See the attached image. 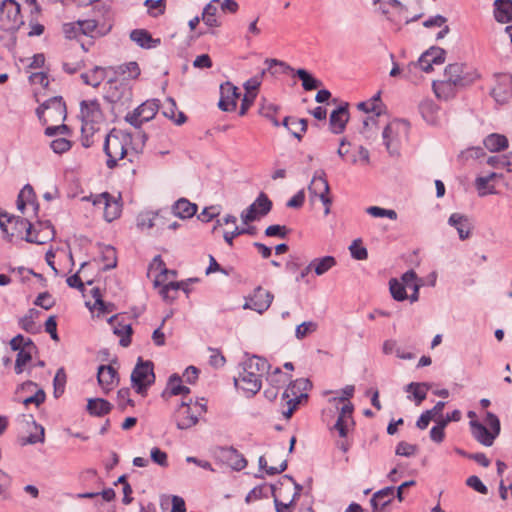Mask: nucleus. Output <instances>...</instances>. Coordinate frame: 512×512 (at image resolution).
Returning <instances> with one entry per match:
<instances>
[{"mask_svg":"<svg viewBox=\"0 0 512 512\" xmlns=\"http://www.w3.org/2000/svg\"><path fill=\"white\" fill-rule=\"evenodd\" d=\"M37 115L43 125H46V135H67L69 133L68 126L63 124L66 118V105L61 97H53L45 101L37 109Z\"/></svg>","mask_w":512,"mask_h":512,"instance_id":"1","label":"nucleus"},{"mask_svg":"<svg viewBox=\"0 0 512 512\" xmlns=\"http://www.w3.org/2000/svg\"><path fill=\"white\" fill-rule=\"evenodd\" d=\"M108 30L109 28H105L104 25H100L94 19L68 22L64 23L62 26V32L65 38L76 40L85 51L89 50L94 39L104 36Z\"/></svg>","mask_w":512,"mask_h":512,"instance_id":"2","label":"nucleus"},{"mask_svg":"<svg viewBox=\"0 0 512 512\" xmlns=\"http://www.w3.org/2000/svg\"><path fill=\"white\" fill-rule=\"evenodd\" d=\"M207 413L205 398H183L175 409L172 420L180 430H188L200 423Z\"/></svg>","mask_w":512,"mask_h":512,"instance_id":"3","label":"nucleus"},{"mask_svg":"<svg viewBox=\"0 0 512 512\" xmlns=\"http://www.w3.org/2000/svg\"><path fill=\"white\" fill-rule=\"evenodd\" d=\"M103 150L107 157V167L115 168L120 161L134 152L131 134L121 129H112L105 138Z\"/></svg>","mask_w":512,"mask_h":512,"instance_id":"4","label":"nucleus"},{"mask_svg":"<svg viewBox=\"0 0 512 512\" xmlns=\"http://www.w3.org/2000/svg\"><path fill=\"white\" fill-rule=\"evenodd\" d=\"M80 117L82 121V145L86 148L95 142L94 135L99 125L104 121V112L96 99H86L80 103Z\"/></svg>","mask_w":512,"mask_h":512,"instance_id":"5","label":"nucleus"},{"mask_svg":"<svg viewBox=\"0 0 512 512\" xmlns=\"http://www.w3.org/2000/svg\"><path fill=\"white\" fill-rule=\"evenodd\" d=\"M268 368V362L259 356L249 358L243 366L242 372L235 379V385L251 395L256 394L261 388V378Z\"/></svg>","mask_w":512,"mask_h":512,"instance_id":"6","label":"nucleus"},{"mask_svg":"<svg viewBox=\"0 0 512 512\" xmlns=\"http://www.w3.org/2000/svg\"><path fill=\"white\" fill-rule=\"evenodd\" d=\"M354 386L348 385L341 390V396L333 399L336 405L341 404V411L337 419L334 429L340 437H346L349 430L354 426L353 420V404L349 401L354 394Z\"/></svg>","mask_w":512,"mask_h":512,"instance_id":"7","label":"nucleus"},{"mask_svg":"<svg viewBox=\"0 0 512 512\" xmlns=\"http://www.w3.org/2000/svg\"><path fill=\"white\" fill-rule=\"evenodd\" d=\"M470 430L475 440L490 447L500 434V421L495 414L487 412L483 422H473Z\"/></svg>","mask_w":512,"mask_h":512,"instance_id":"8","label":"nucleus"},{"mask_svg":"<svg viewBox=\"0 0 512 512\" xmlns=\"http://www.w3.org/2000/svg\"><path fill=\"white\" fill-rule=\"evenodd\" d=\"M311 386V382L308 379L300 378L287 387L283 394V398L288 406L287 410L283 411L285 418L289 419L299 405L307 402L308 391L311 389Z\"/></svg>","mask_w":512,"mask_h":512,"instance_id":"9","label":"nucleus"},{"mask_svg":"<svg viewBox=\"0 0 512 512\" xmlns=\"http://www.w3.org/2000/svg\"><path fill=\"white\" fill-rule=\"evenodd\" d=\"M0 227L8 241H28L31 223L27 219L0 213Z\"/></svg>","mask_w":512,"mask_h":512,"instance_id":"10","label":"nucleus"},{"mask_svg":"<svg viewBox=\"0 0 512 512\" xmlns=\"http://www.w3.org/2000/svg\"><path fill=\"white\" fill-rule=\"evenodd\" d=\"M444 77L448 78L456 87H465L473 84L480 78L479 73L473 67L462 63L449 64L445 68Z\"/></svg>","mask_w":512,"mask_h":512,"instance_id":"11","label":"nucleus"},{"mask_svg":"<svg viewBox=\"0 0 512 512\" xmlns=\"http://www.w3.org/2000/svg\"><path fill=\"white\" fill-rule=\"evenodd\" d=\"M23 24L20 5L15 0H3L0 4V28L4 31L17 30Z\"/></svg>","mask_w":512,"mask_h":512,"instance_id":"12","label":"nucleus"},{"mask_svg":"<svg viewBox=\"0 0 512 512\" xmlns=\"http://www.w3.org/2000/svg\"><path fill=\"white\" fill-rule=\"evenodd\" d=\"M10 345L13 350H18L15 363V372L20 374L24 371L27 364L32 360V356L36 351V347L30 340L25 339L21 335L14 337L11 340Z\"/></svg>","mask_w":512,"mask_h":512,"instance_id":"13","label":"nucleus"},{"mask_svg":"<svg viewBox=\"0 0 512 512\" xmlns=\"http://www.w3.org/2000/svg\"><path fill=\"white\" fill-rule=\"evenodd\" d=\"M409 132V126L405 121L393 120L383 131V140L387 149L392 153Z\"/></svg>","mask_w":512,"mask_h":512,"instance_id":"14","label":"nucleus"},{"mask_svg":"<svg viewBox=\"0 0 512 512\" xmlns=\"http://www.w3.org/2000/svg\"><path fill=\"white\" fill-rule=\"evenodd\" d=\"M154 379L153 365L150 362L138 364L131 375L133 388L142 396L146 395L147 388L154 382Z\"/></svg>","mask_w":512,"mask_h":512,"instance_id":"15","label":"nucleus"},{"mask_svg":"<svg viewBox=\"0 0 512 512\" xmlns=\"http://www.w3.org/2000/svg\"><path fill=\"white\" fill-rule=\"evenodd\" d=\"M148 275L153 278L154 286L158 291L160 288L170 285V282L176 281V272L168 269L160 256L153 259Z\"/></svg>","mask_w":512,"mask_h":512,"instance_id":"16","label":"nucleus"},{"mask_svg":"<svg viewBox=\"0 0 512 512\" xmlns=\"http://www.w3.org/2000/svg\"><path fill=\"white\" fill-rule=\"evenodd\" d=\"M338 155L348 164L360 166L369 164L368 150L359 145H352L342 141L338 148Z\"/></svg>","mask_w":512,"mask_h":512,"instance_id":"17","label":"nucleus"},{"mask_svg":"<svg viewBox=\"0 0 512 512\" xmlns=\"http://www.w3.org/2000/svg\"><path fill=\"white\" fill-rule=\"evenodd\" d=\"M159 108V100H147L132 113L128 114L126 120L134 127H140L143 123L152 120L158 113Z\"/></svg>","mask_w":512,"mask_h":512,"instance_id":"18","label":"nucleus"},{"mask_svg":"<svg viewBox=\"0 0 512 512\" xmlns=\"http://www.w3.org/2000/svg\"><path fill=\"white\" fill-rule=\"evenodd\" d=\"M445 50L440 47H431L424 52L417 63L409 66L410 72L421 70L429 73L433 70V65H442L445 62Z\"/></svg>","mask_w":512,"mask_h":512,"instance_id":"19","label":"nucleus"},{"mask_svg":"<svg viewBox=\"0 0 512 512\" xmlns=\"http://www.w3.org/2000/svg\"><path fill=\"white\" fill-rule=\"evenodd\" d=\"M92 202L95 206L103 207L104 218L108 222H112L121 215L122 204L119 198H116L107 192L93 197Z\"/></svg>","mask_w":512,"mask_h":512,"instance_id":"20","label":"nucleus"},{"mask_svg":"<svg viewBox=\"0 0 512 512\" xmlns=\"http://www.w3.org/2000/svg\"><path fill=\"white\" fill-rule=\"evenodd\" d=\"M271 207L272 202L265 194H261L253 204L242 212L241 219L247 225L265 216L271 210Z\"/></svg>","mask_w":512,"mask_h":512,"instance_id":"21","label":"nucleus"},{"mask_svg":"<svg viewBox=\"0 0 512 512\" xmlns=\"http://www.w3.org/2000/svg\"><path fill=\"white\" fill-rule=\"evenodd\" d=\"M17 397L19 400L23 402L25 406L30 404H35L39 406L45 400L44 391L38 387V385L32 381H27L23 383L17 389Z\"/></svg>","mask_w":512,"mask_h":512,"instance_id":"22","label":"nucleus"},{"mask_svg":"<svg viewBox=\"0 0 512 512\" xmlns=\"http://www.w3.org/2000/svg\"><path fill=\"white\" fill-rule=\"evenodd\" d=\"M491 95L501 105L508 103L512 99V76L510 74L497 75Z\"/></svg>","mask_w":512,"mask_h":512,"instance_id":"23","label":"nucleus"},{"mask_svg":"<svg viewBox=\"0 0 512 512\" xmlns=\"http://www.w3.org/2000/svg\"><path fill=\"white\" fill-rule=\"evenodd\" d=\"M309 191L311 193L312 201L318 198L323 202L325 205V215H328L330 213L331 199L329 198V185L327 179L322 175L314 176L310 183Z\"/></svg>","mask_w":512,"mask_h":512,"instance_id":"24","label":"nucleus"},{"mask_svg":"<svg viewBox=\"0 0 512 512\" xmlns=\"http://www.w3.org/2000/svg\"><path fill=\"white\" fill-rule=\"evenodd\" d=\"M240 96L241 93L236 86L230 82L223 83L220 86L219 108L226 112L234 111Z\"/></svg>","mask_w":512,"mask_h":512,"instance_id":"25","label":"nucleus"},{"mask_svg":"<svg viewBox=\"0 0 512 512\" xmlns=\"http://www.w3.org/2000/svg\"><path fill=\"white\" fill-rule=\"evenodd\" d=\"M272 301L273 295L262 287H258L254 290L253 294L246 299L243 307L244 309H252L263 313L270 307Z\"/></svg>","mask_w":512,"mask_h":512,"instance_id":"26","label":"nucleus"},{"mask_svg":"<svg viewBox=\"0 0 512 512\" xmlns=\"http://www.w3.org/2000/svg\"><path fill=\"white\" fill-rule=\"evenodd\" d=\"M109 323L116 336L120 338V344L127 347L131 343L132 327L129 317L115 315L110 318Z\"/></svg>","mask_w":512,"mask_h":512,"instance_id":"27","label":"nucleus"},{"mask_svg":"<svg viewBox=\"0 0 512 512\" xmlns=\"http://www.w3.org/2000/svg\"><path fill=\"white\" fill-rule=\"evenodd\" d=\"M17 208L23 215H35L38 210L36 196L30 185L24 186L17 198Z\"/></svg>","mask_w":512,"mask_h":512,"instance_id":"28","label":"nucleus"},{"mask_svg":"<svg viewBox=\"0 0 512 512\" xmlns=\"http://www.w3.org/2000/svg\"><path fill=\"white\" fill-rule=\"evenodd\" d=\"M218 458L235 471H241L247 466L246 458L233 447L221 448Z\"/></svg>","mask_w":512,"mask_h":512,"instance_id":"29","label":"nucleus"},{"mask_svg":"<svg viewBox=\"0 0 512 512\" xmlns=\"http://www.w3.org/2000/svg\"><path fill=\"white\" fill-rule=\"evenodd\" d=\"M137 226L141 231H149L154 227L163 231L165 230V218L159 212H143L137 217Z\"/></svg>","mask_w":512,"mask_h":512,"instance_id":"30","label":"nucleus"},{"mask_svg":"<svg viewBox=\"0 0 512 512\" xmlns=\"http://www.w3.org/2000/svg\"><path fill=\"white\" fill-rule=\"evenodd\" d=\"M98 383L104 393H108L118 384V373L111 365H102L98 369Z\"/></svg>","mask_w":512,"mask_h":512,"instance_id":"31","label":"nucleus"},{"mask_svg":"<svg viewBox=\"0 0 512 512\" xmlns=\"http://www.w3.org/2000/svg\"><path fill=\"white\" fill-rule=\"evenodd\" d=\"M502 178L501 174L492 172L486 176H478L475 180V187L481 197L496 194V184Z\"/></svg>","mask_w":512,"mask_h":512,"instance_id":"32","label":"nucleus"},{"mask_svg":"<svg viewBox=\"0 0 512 512\" xmlns=\"http://www.w3.org/2000/svg\"><path fill=\"white\" fill-rule=\"evenodd\" d=\"M357 107L367 114H372L364 119L365 126H368L370 121L374 122L375 117L380 116L383 112V103L380 98V93L376 94L368 101L360 102Z\"/></svg>","mask_w":512,"mask_h":512,"instance_id":"33","label":"nucleus"},{"mask_svg":"<svg viewBox=\"0 0 512 512\" xmlns=\"http://www.w3.org/2000/svg\"><path fill=\"white\" fill-rule=\"evenodd\" d=\"M54 237V230L49 224L38 223L31 224L30 235L28 241L30 243L45 244Z\"/></svg>","mask_w":512,"mask_h":512,"instance_id":"34","label":"nucleus"},{"mask_svg":"<svg viewBox=\"0 0 512 512\" xmlns=\"http://www.w3.org/2000/svg\"><path fill=\"white\" fill-rule=\"evenodd\" d=\"M493 14L497 22L510 23L512 21V0H495Z\"/></svg>","mask_w":512,"mask_h":512,"instance_id":"35","label":"nucleus"},{"mask_svg":"<svg viewBox=\"0 0 512 512\" xmlns=\"http://www.w3.org/2000/svg\"><path fill=\"white\" fill-rule=\"evenodd\" d=\"M458 87L448 78L433 82V91L438 99L449 100L455 97Z\"/></svg>","mask_w":512,"mask_h":512,"instance_id":"36","label":"nucleus"},{"mask_svg":"<svg viewBox=\"0 0 512 512\" xmlns=\"http://www.w3.org/2000/svg\"><path fill=\"white\" fill-rule=\"evenodd\" d=\"M130 38L142 48H155L160 44V39H154L145 29H135L131 32Z\"/></svg>","mask_w":512,"mask_h":512,"instance_id":"37","label":"nucleus"},{"mask_svg":"<svg viewBox=\"0 0 512 512\" xmlns=\"http://www.w3.org/2000/svg\"><path fill=\"white\" fill-rule=\"evenodd\" d=\"M337 261L333 256H324L313 259L307 266V271H314L317 276H321L336 266Z\"/></svg>","mask_w":512,"mask_h":512,"instance_id":"38","label":"nucleus"},{"mask_svg":"<svg viewBox=\"0 0 512 512\" xmlns=\"http://www.w3.org/2000/svg\"><path fill=\"white\" fill-rule=\"evenodd\" d=\"M349 119L347 107H339L330 116V127L334 133H341Z\"/></svg>","mask_w":512,"mask_h":512,"instance_id":"39","label":"nucleus"},{"mask_svg":"<svg viewBox=\"0 0 512 512\" xmlns=\"http://www.w3.org/2000/svg\"><path fill=\"white\" fill-rule=\"evenodd\" d=\"M197 212V205L185 198H181L173 205V214L181 219L193 217Z\"/></svg>","mask_w":512,"mask_h":512,"instance_id":"40","label":"nucleus"},{"mask_svg":"<svg viewBox=\"0 0 512 512\" xmlns=\"http://www.w3.org/2000/svg\"><path fill=\"white\" fill-rule=\"evenodd\" d=\"M189 393H190V389L187 386L183 385V380L178 375H172L169 378L166 389L164 391V395H168V396L183 395L184 398H187L186 395Z\"/></svg>","mask_w":512,"mask_h":512,"instance_id":"41","label":"nucleus"},{"mask_svg":"<svg viewBox=\"0 0 512 512\" xmlns=\"http://www.w3.org/2000/svg\"><path fill=\"white\" fill-rule=\"evenodd\" d=\"M220 1L212 0L207 4L202 13V21L209 27H219L220 22L217 19V13L219 9Z\"/></svg>","mask_w":512,"mask_h":512,"instance_id":"42","label":"nucleus"},{"mask_svg":"<svg viewBox=\"0 0 512 512\" xmlns=\"http://www.w3.org/2000/svg\"><path fill=\"white\" fill-rule=\"evenodd\" d=\"M449 224L457 229L460 239L465 240L470 236V223L463 215L452 214L449 218Z\"/></svg>","mask_w":512,"mask_h":512,"instance_id":"43","label":"nucleus"},{"mask_svg":"<svg viewBox=\"0 0 512 512\" xmlns=\"http://www.w3.org/2000/svg\"><path fill=\"white\" fill-rule=\"evenodd\" d=\"M394 497V488L387 487L374 494L371 499V505L374 511H378L388 505Z\"/></svg>","mask_w":512,"mask_h":512,"instance_id":"44","label":"nucleus"},{"mask_svg":"<svg viewBox=\"0 0 512 512\" xmlns=\"http://www.w3.org/2000/svg\"><path fill=\"white\" fill-rule=\"evenodd\" d=\"M429 389L430 385L427 383L412 382L407 386L406 391L411 394L408 398L413 399L416 405H420L426 399Z\"/></svg>","mask_w":512,"mask_h":512,"instance_id":"45","label":"nucleus"},{"mask_svg":"<svg viewBox=\"0 0 512 512\" xmlns=\"http://www.w3.org/2000/svg\"><path fill=\"white\" fill-rule=\"evenodd\" d=\"M484 146L490 152H499L508 147V139L502 134L493 133L484 139Z\"/></svg>","mask_w":512,"mask_h":512,"instance_id":"46","label":"nucleus"},{"mask_svg":"<svg viewBox=\"0 0 512 512\" xmlns=\"http://www.w3.org/2000/svg\"><path fill=\"white\" fill-rule=\"evenodd\" d=\"M112 409V405L102 398L89 399L87 404V410L91 415L94 416H105Z\"/></svg>","mask_w":512,"mask_h":512,"instance_id":"47","label":"nucleus"},{"mask_svg":"<svg viewBox=\"0 0 512 512\" xmlns=\"http://www.w3.org/2000/svg\"><path fill=\"white\" fill-rule=\"evenodd\" d=\"M401 283L405 286V289H411L413 293L410 296L412 302L418 300L419 288L423 283H419L417 275L414 271H408L402 276Z\"/></svg>","mask_w":512,"mask_h":512,"instance_id":"48","label":"nucleus"},{"mask_svg":"<svg viewBox=\"0 0 512 512\" xmlns=\"http://www.w3.org/2000/svg\"><path fill=\"white\" fill-rule=\"evenodd\" d=\"M419 110L426 122L435 124L438 120V106L432 100H424L419 105Z\"/></svg>","mask_w":512,"mask_h":512,"instance_id":"49","label":"nucleus"},{"mask_svg":"<svg viewBox=\"0 0 512 512\" xmlns=\"http://www.w3.org/2000/svg\"><path fill=\"white\" fill-rule=\"evenodd\" d=\"M81 78L87 85L98 87L106 78V70L102 67H95L92 70L83 73Z\"/></svg>","mask_w":512,"mask_h":512,"instance_id":"50","label":"nucleus"},{"mask_svg":"<svg viewBox=\"0 0 512 512\" xmlns=\"http://www.w3.org/2000/svg\"><path fill=\"white\" fill-rule=\"evenodd\" d=\"M117 73L123 76L124 80H136L141 74V69L137 62L131 61L120 65Z\"/></svg>","mask_w":512,"mask_h":512,"instance_id":"51","label":"nucleus"},{"mask_svg":"<svg viewBox=\"0 0 512 512\" xmlns=\"http://www.w3.org/2000/svg\"><path fill=\"white\" fill-rule=\"evenodd\" d=\"M163 114L179 125L186 121V116L183 112L177 111L176 103L172 99L167 100L163 107Z\"/></svg>","mask_w":512,"mask_h":512,"instance_id":"52","label":"nucleus"},{"mask_svg":"<svg viewBox=\"0 0 512 512\" xmlns=\"http://www.w3.org/2000/svg\"><path fill=\"white\" fill-rule=\"evenodd\" d=\"M185 289V284L183 282H170V285H166L163 288H160L158 293L161 297L166 301H172L178 297L179 291Z\"/></svg>","mask_w":512,"mask_h":512,"instance_id":"53","label":"nucleus"},{"mask_svg":"<svg viewBox=\"0 0 512 512\" xmlns=\"http://www.w3.org/2000/svg\"><path fill=\"white\" fill-rule=\"evenodd\" d=\"M290 379L291 375L288 372H283L280 368H275L267 377L269 384L278 389L288 383Z\"/></svg>","mask_w":512,"mask_h":512,"instance_id":"54","label":"nucleus"},{"mask_svg":"<svg viewBox=\"0 0 512 512\" xmlns=\"http://www.w3.org/2000/svg\"><path fill=\"white\" fill-rule=\"evenodd\" d=\"M487 163L495 169L512 172V155H497L489 157Z\"/></svg>","mask_w":512,"mask_h":512,"instance_id":"55","label":"nucleus"},{"mask_svg":"<svg viewBox=\"0 0 512 512\" xmlns=\"http://www.w3.org/2000/svg\"><path fill=\"white\" fill-rule=\"evenodd\" d=\"M296 75L302 81L303 88L307 91L318 89L321 86V82L304 69H299Z\"/></svg>","mask_w":512,"mask_h":512,"instance_id":"56","label":"nucleus"},{"mask_svg":"<svg viewBox=\"0 0 512 512\" xmlns=\"http://www.w3.org/2000/svg\"><path fill=\"white\" fill-rule=\"evenodd\" d=\"M374 4L378 5L379 10L385 15L402 10V4L398 0H374Z\"/></svg>","mask_w":512,"mask_h":512,"instance_id":"57","label":"nucleus"},{"mask_svg":"<svg viewBox=\"0 0 512 512\" xmlns=\"http://www.w3.org/2000/svg\"><path fill=\"white\" fill-rule=\"evenodd\" d=\"M31 84L35 87V95H38V88L46 89L49 86L48 75L44 72L32 73L29 77Z\"/></svg>","mask_w":512,"mask_h":512,"instance_id":"58","label":"nucleus"},{"mask_svg":"<svg viewBox=\"0 0 512 512\" xmlns=\"http://www.w3.org/2000/svg\"><path fill=\"white\" fill-rule=\"evenodd\" d=\"M390 292L392 297L397 301H403L407 298L405 286L397 279L390 280Z\"/></svg>","mask_w":512,"mask_h":512,"instance_id":"59","label":"nucleus"},{"mask_svg":"<svg viewBox=\"0 0 512 512\" xmlns=\"http://www.w3.org/2000/svg\"><path fill=\"white\" fill-rule=\"evenodd\" d=\"M366 212L371 215L372 217H387L391 220L397 219V213L394 210L391 209H384L377 206H370L366 209Z\"/></svg>","mask_w":512,"mask_h":512,"instance_id":"60","label":"nucleus"},{"mask_svg":"<svg viewBox=\"0 0 512 512\" xmlns=\"http://www.w3.org/2000/svg\"><path fill=\"white\" fill-rule=\"evenodd\" d=\"M71 146V141L64 137L56 138L50 144L51 149L57 154H62L69 151Z\"/></svg>","mask_w":512,"mask_h":512,"instance_id":"61","label":"nucleus"},{"mask_svg":"<svg viewBox=\"0 0 512 512\" xmlns=\"http://www.w3.org/2000/svg\"><path fill=\"white\" fill-rule=\"evenodd\" d=\"M317 327V323L313 321L303 322L296 328V337L300 340L304 339L307 335L315 332L317 330Z\"/></svg>","mask_w":512,"mask_h":512,"instance_id":"62","label":"nucleus"},{"mask_svg":"<svg viewBox=\"0 0 512 512\" xmlns=\"http://www.w3.org/2000/svg\"><path fill=\"white\" fill-rule=\"evenodd\" d=\"M150 457H151V460L155 464H157V465H159V466H161L163 468H166L169 465L167 453L162 451L158 447L152 448L151 453H150Z\"/></svg>","mask_w":512,"mask_h":512,"instance_id":"63","label":"nucleus"},{"mask_svg":"<svg viewBox=\"0 0 512 512\" xmlns=\"http://www.w3.org/2000/svg\"><path fill=\"white\" fill-rule=\"evenodd\" d=\"M351 255L357 260H365L368 257V252L365 247L362 246L360 240H355L349 247Z\"/></svg>","mask_w":512,"mask_h":512,"instance_id":"64","label":"nucleus"}]
</instances>
